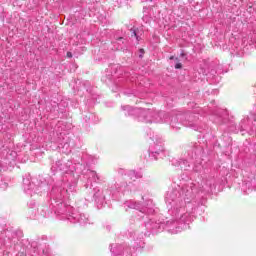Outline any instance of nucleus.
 <instances>
[{"instance_id":"23","label":"nucleus","mask_w":256,"mask_h":256,"mask_svg":"<svg viewBox=\"0 0 256 256\" xmlns=\"http://www.w3.org/2000/svg\"><path fill=\"white\" fill-rule=\"evenodd\" d=\"M0 187H1V189H7V187H8L7 182L1 181V182H0Z\"/></svg>"},{"instance_id":"9","label":"nucleus","mask_w":256,"mask_h":256,"mask_svg":"<svg viewBox=\"0 0 256 256\" xmlns=\"http://www.w3.org/2000/svg\"><path fill=\"white\" fill-rule=\"evenodd\" d=\"M68 221L71 223H79L80 225H87V223H89V217L83 213L72 212L68 216Z\"/></svg>"},{"instance_id":"32","label":"nucleus","mask_w":256,"mask_h":256,"mask_svg":"<svg viewBox=\"0 0 256 256\" xmlns=\"http://www.w3.org/2000/svg\"><path fill=\"white\" fill-rule=\"evenodd\" d=\"M250 131H254V129H253V128H251V129H250Z\"/></svg>"},{"instance_id":"21","label":"nucleus","mask_w":256,"mask_h":256,"mask_svg":"<svg viewBox=\"0 0 256 256\" xmlns=\"http://www.w3.org/2000/svg\"><path fill=\"white\" fill-rule=\"evenodd\" d=\"M40 213L42 217H48L49 216V208L47 206L40 209Z\"/></svg>"},{"instance_id":"6","label":"nucleus","mask_w":256,"mask_h":256,"mask_svg":"<svg viewBox=\"0 0 256 256\" xmlns=\"http://www.w3.org/2000/svg\"><path fill=\"white\" fill-rule=\"evenodd\" d=\"M184 121H182V125L184 127H190V129H194V131H199V114L188 111L183 114Z\"/></svg>"},{"instance_id":"8","label":"nucleus","mask_w":256,"mask_h":256,"mask_svg":"<svg viewBox=\"0 0 256 256\" xmlns=\"http://www.w3.org/2000/svg\"><path fill=\"white\" fill-rule=\"evenodd\" d=\"M163 142L159 141L158 143H153L150 145L148 153L150 161H157L161 155H163Z\"/></svg>"},{"instance_id":"30","label":"nucleus","mask_w":256,"mask_h":256,"mask_svg":"<svg viewBox=\"0 0 256 256\" xmlns=\"http://www.w3.org/2000/svg\"><path fill=\"white\" fill-rule=\"evenodd\" d=\"M108 231H111V227L107 226Z\"/></svg>"},{"instance_id":"18","label":"nucleus","mask_w":256,"mask_h":256,"mask_svg":"<svg viewBox=\"0 0 256 256\" xmlns=\"http://www.w3.org/2000/svg\"><path fill=\"white\" fill-rule=\"evenodd\" d=\"M131 36L135 37L136 41H141V38L139 37V30L137 28H132L131 30Z\"/></svg>"},{"instance_id":"26","label":"nucleus","mask_w":256,"mask_h":256,"mask_svg":"<svg viewBox=\"0 0 256 256\" xmlns=\"http://www.w3.org/2000/svg\"><path fill=\"white\" fill-rule=\"evenodd\" d=\"M67 57H68L69 59H71V57H73V53L67 52Z\"/></svg>"},{"instance_id":"10","label":"nucleus","mask_w":256,"mask_h":256,"mask_svg":"<svg viewBox=\"0 0 256 256\" xmlns=\"http://www.w3.org/2000/svg\"><path fill=\"white\" fill-rule=\"evenodd\" d=\"M86 179L87 182L84 187L86 189H91V187H93V183H97V181H99V175L93 170H87Z\"/></svg>"},{"instance_id":"12","label":"nucleus","mask_w":256,"mask_h":256,"mask_svg":"<svg viewBox=\"0 0 256 256\" xmlns=\"http://www.w3.org/2000/svg\"><path fill=\"white\" fill-rule=\"evenodd\" d=\"M51 169L52 171H63L64 173H67L69 171L67 165L61 160L56 161Z\"/></svg>"},{"instance_id":"19","label":"nucleus","mask_w":256,"mask_h":256,"mask_svg":"<svg viewBox=\"0 0 256 256\" xmlns=\"http://www.w3.org/2000/svg\"><path fill=\"white\" fill-rule=\"evenodd\" d=\"M245 123H249V119L247 120H242L241 122V126H240V131L243 132V131H249V126H247V124Z\"/></svg>"},{"instance_id":"2","label":"nucleus","mask_w":256,"mask_h":256,"mask_svg":"<svg viewBox=\"0 0 256 256\" xmlns=\"http://www.w3.org/2000/svg\"><path fill=\"white\" fill-rule=\"evenodd\" d=\"M70 193L64 186H54L51 191L52 207L55 215H63V219H69L73 213V207L65 201L69 199Z\"/></svg>"},{"instance_id":"13","label":"nucleus","mask_w":256,"mask_h":256,"mask_svg":"<svg viewBox=\"0 0 256 256\" xmlns=\"http://www.w3.org/2000/svg\"><path fill=\"white\" fill-rule=\"evenodd\" d=\"M147 229H152V231H161V229H164L165 224L162 222H148L146 224Z\"/></svg>"},{"instance_id":"1","label":"nucleus","mask_w":256,"mask_h":256,"mask_svg":"<svg viewBox=\"0 0 256 256\" xmlns=\"http://www.w3.org/2000/svg\"><path fill=\"white\" fill-rule=\"evenodd\" d=\"M217 181L215 177H209L204 185L201 187L193 182H188L184 184L181 190H172L166 194V204L168 207V213L173 217L174 220L168 221L166 227H171V225H177V223H182L185 227L187 223L193 221V209L189 210L187 208L193 199H195L197 193H211L216 187Z\"/></svg>"},{"instance_id":"14","label":"nucleus","mask_w":256,"mask_h":256,"mask_svg":"<svg viewBox=\"0 0 256 256\" xmlns=\"http://www.w3.org/2000/svg\"><path fill=\"white\" fill-rule=\"evenodd\" d=\"M172 165H175V167H180V169H183L184 171H187V168L189 167V162L187 160H175Z\"/></svg>"},{"instance_id":"22","label":"nucleus","mask_w":256,"mask_h":256,"mask_svg":"<svg viewBox=\"0 0 256 256\" xmlns=\"http://www.w3.org/2000/svg\"><path fill=\"white\" fill-rule=\"evenodd\" d=\"M176 64H175V69H182L183 64L179 62V58H175Z\"/></svg>"},{"instance_id":"4","label":"nucleus","mask_w":256,"mask_h":256,"mask_svg":"<svg viewBox=\"0 0 256 256\" xmlns=\"http://www.w3.org/2000/svg\"><path fill=\"white\" fill-rule=\"evenodd\" d=\"M23 189L28 193V195H33V193H42V191H47L48 186L45 182H42L40 186H35V184L31 183V178L26 176L23 178Z\"/></svg>"},{"instance_id":"16","label":"nucleus","mask_w":256,"mask_h":256,"mask_svg":"<svg viewBox=\"0 0 256 256\" xmlns=\"http://www.w3.org/2000/svg\"><path fill=\"white\" fill-rule=\"evenodd\" d=\"M128 186L126 182H116L115 183V189L116 191H123Z\"/></svg>"},{"instance_id":"20","label":"nucleus","mask_w":256,"mask_h":256,"mask_svg":"<svg viewBox=\"0 0 256 256\" xmlns=\"http://www.w3.org/2000/svg\"><path fill=\"white\" fill-rule=\"evenodd\" d=\"M128 177H130V179L135 180V179H139V177H141V176L137 175V173L135 172V170H131V171H129V173H128Z\"/></svg>"},{"instance_id":"24","label":"nucleus","mask_w":256,"mask_h":256,"mask_svg":"<svg viewBox=\"0 0 256 256\" xmlns=\"http://www.w3.org/2000/svg\"><path fill=\"white\" fill-rule=\"evenodd\" d=\"M219 117H223V115H227V112L225 110H221V112L216 114Z\"/></svg>"},{"instance_id":"15","label":"nucleus","mask_w":256,"mask_h":256,"mask_svg":"<svg viewBox=\"0 0 256 256\" xmlns=\"http://www.w3.org/2000/svg\"><path fill=\"white\" fill-rule=\"evenodd\" d=\"M60 146L62 147V149L69 151V137L67 136L63 137V140L60 143Z\"/></svg>"},{"instance_id":"29","label":"nucleus","mask_w":256,"mask_h":256,"mask_svg":"<svg viewBox=\"0 0 256 256\" xmlns=\"http://www.w3.org/2000/svg\"><path fill=\"white\" fill-rule=\"evenodd\" d=\"M175 59V56H170V61H173Z\"/></svg>"},{"instance_id":"11","label":"nucleus","mask_w":256,"mask_h":256,"mask_svg":"<svg viewBox=\"0 0 256 256\" xmlns=\"http://www.w3.org/2000/svg\"><path fill=\"white\" fill-rule=\"evenodd\" d=\"M109 193L107 190L95 188L94 189V201L100 205H103L105 203L106 195Z\"/></svg>"},{"instance_id":"27","label":"nucleus","mask_w":256,"mask_h":256,"mask_svg":"<svg viewBox=\"0 0 256 256\" xmlns=\"http://www.w3.org/2000/svg\"><path fill=\"white\" fill-rule=\"evenodd\" d=\"M35 205V202H30L29 207H33Z\"/></svg>"},{"instance_id":"25","label":"nucleus","mask_w":256,"mask_h":256,"mask_svg":"<svg viewBox=\"0 0 256 256\" xmlns=\"http://www.w3.org/2000/svg\"><path fill=\"white\" fill-rule=\"evenodd\" d=\"M194 153L195 157H197L199 154H201V148H197Z\"/></svg>"},{"instance_id":"28","label":"nucleus","mask_w":256,"mask_h":256,"mask_svg":"<svg viewBox=\"0 0 256 256\" xmlns=\"http://www.w3.org/2000/svg\"><path fill=\"white\" fill-rule=\"evenodd\" d=\"M180 56L185 57V52L182 51V52L180 53Z\"/></svg>"},{"instance_id":"3","label":"nucleus","mask_w":256,"mask_h":256,"mask_svg":"<svg viewBox=\"0 0 256 256\" xmlns=\"http://www.w3.org/2000/svg\"><path fill=\"white\" fill-rule=\"evenodd\" d=\"M123 111H127L125 115H136L138 121L144 123H153V111L151 109L145 110L141 108H132L131 106H122Z\"/></svg>"},{"instance_id":"17","label":"nucleus","mask_w":256,"mask_h":256,"mask_svg":"<svg viewBox=\"0 0 256 256\" xmlns=\"http://www.w3.org/2000/svg\"><path fill=\"white\" fill-rule=\"evenodd\" d=\"M242 189L246 193H247V189H248V191H253V184L251 182H244L242 185Z\"/></svg>"},{"instance_id":"7","label":"nucleus","mask_w":256,"mask_h":256,"mask_svg":"<svg viewBox=\"0 0 256 256\" xmlns=\"http://www.w3.org/2000/svg\"><path fill=\"white\" fill-rule=\"evenodd\" d=\"M124 208L126 211H129V209H135V211H139L142 215H153L155 213V210L153 208H147L143 207V205L139 202H136L134 200H128L124 203Z\"/></svg>"},{"instance_id":"5","label":"nucleus","mask_w":256,"mask_h":256,"mask_svg":"<svg viewBox=\"0 0 256 256\" xmlns=\"http://www.w3.org/2000/svg\"><path fill=\"white\" fill-rule=\"evenodd\" d=\"M158 117H163L164 118V123H168L170 119V126L172 129H181L183 127V121H184V116L183 114H176L173 116H169V114H165L163 112L158 113Z\"/></svg>"},{"instance_id":"31","label":"nucleus","mask_w":256,"mask_h":256,"mask_svg":"<svg viewBox=\"0 0 256 256\" xmlns=\"http://www.w3.org/2000/svg\"><path fill=\"white\" fill-rule=\"evenodd\" d=\"M123 38H119L118 41H122Z\"/></svg>"}]
</instances>
